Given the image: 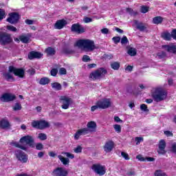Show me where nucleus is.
<instances>
[{
    "label": "nucleus",
    "instance_id": "nucleus-54",
    "mask_svg": "<svg viewBox=\"0 0 176 176\" xmlns=\"http://www.w3.org/2000/svg\"><path fill=\"white\" fill-rule=\"evenodd\" d=\"M52 76H57V74H58V70L56 68H54L50 72Z\"/></svg>",
    "mask_w": 176,
    "mask_h": 176
},
{
    "label": "nucleus",
    "instance_id": "nucleus-45",
    "mask_svg": "<svg viewBox=\"0 0 176 176\" xmlns=\"http://www.w3.org/2000/svg\"><path fill=\"white\" fill-rule=\"evenodd\" d=\"M141 13H148L149 12V7L142 6L140 8Z\"/></svg>",
    "mask_w": 176,
    "mask_h": 176
},
{
    "label": "nucleus",
    "instance_id": "nucleus-13",
    "mask_svg": "<svg viewBox=\"0 0 176 176\" xmlns=\"http://www.w3.org/2000/svg\"><path fill=\"white\" fill-rule=\"evenodd\" d=\"M1 101L2 102H10L12 101H14L16 100V95L9 94V93H5L0 97Z\"/></svg>",
    "mask_w": 176,
    "mask_h": 176
},
{
    "label": "nucleus",
    "instance_id": "nucleus-25",
    "mask_svg": "<svg viewBox=\"0 0 176 176\" xmlns=\"http://www.w3.org/2000/svg\"><path fill=\"white\" fill-rule=\"evenodd\" d=\"M58 158L63 166H69V158L64 157L63 155H58Z\"/></svg>",
    "mask_w": 176,
    "mask_h": 176
},
{
    "label": "nucleus",
    "instance_id": "nucleus-9",
    "mask_svg": "<svg viewBox=\"0 0 176 176\" xmlns=\"http://www.w3.org/2000/svg\"><path fill=\"white\" fill-rule=\"evenodd\" d=\"M14 155L21 163H27L28 162V155L21 150H16L14 151Z\"/></svg>",
    "mask_w": 176,
    "mask_h": 176
},
{
    "label": "nucleus",
    "instance_id": "nucleus-55",
    "mask_svg": "<svg viewBox=\"0 0 176 176\" xmlns=\"http://www.w3.org/2000/svg\"><path fill=\"white\" fill-rule=\"evenodd\" d=\"M36 149L37 151H42V149H43V144H42V143H37L36 144Z\"/></svg>",
    "mask_w": 176,
    "mask_h": 176
},
{
    "label": "nucleus",
    "instance_id": "nucleus-14",
    "mask_svg": "<svg viewBox=\"0 0 176 176\" xmlns=\"http://www.w3.org/2000/svg\"><path fill=\"white\" fill-rule=\"evenodd\" d=\"M98 104H99V109H107L111 107V100L108 98H103L100 100H98Z\"/></svg>",
    "mask_w": 176,
    "mask_h": 176
},
{
    "label": "nucleus",
    "instance_id": "nucleus-42",
    "mask_svg": "<svg viewBox=\"0 0 176 176\" xmlns=\"http://www.w3.org/2000/svg\"><path fill=\"white\" fill-rule=\"evenodd\" d=\"M6 29L8 31H11V32H17V28L13 25H7Z\"/></svg>",
    "mask_w": 176,
    "mask_h": 176
},
{
    "label": "nucleus",
    "instance_id": "nucleus-64",
    "mask_svg": "<svg viewBox=\"0 0 176 176\" xmlns=\"http://www.w3.org/2000/svg\"><path fill=\"white\" fill-rule=\"evenodd\" d=\"M171 151L173 153H175L176 155V143L173 144Z\"/></svg>",
    "mask_w": 176,
    "mask_h": 176
},
{
    "label": "nucleus",
    "instance_id": "nucleus-2",
    "mask_svg": "<svg viewBox=\"0 0 176 176\" xmlns=\"http://www.w3.org/2000/svg\"><path fill=\"white\" fill-rule=\"evenodd\" d=\"M107 74H108L107 69L104 67H99L89 74V79L94 82H96V80H101V79L105 78Z\"/></svg>",
    "mask_w": 176,
    "mask_h": 176
},
{
    "label": "nucleus",
    "instance_id": "nucleus-4",
    "mask_svg": "<svg viewBox=\"0 0 176 176\" xmlns=\"http://www.w3.org/2000/svg\"><path fill=\"white\" fill-rule=\"evenodd\" d=\"M154 101L156 102H160V101H163L167 98V91L162 89L157 88L151 94Z\"/></svg>",
    "mask_w": 176,
    "mask_h": 176
},
{
    "label": "nucleus",
    "instance_id": "nucleus-37",
    "mask_svg": "<svg viewBox=\"0 0 176 176\" xmlns=\"http://www.w3.org/2000/svg\"><path fill=\"white\" fill-rule=\"evenodd\" d=\"M126 10V12L130 14V16H137V14H138V12L137 11H134L133 8H127Z\"/></svg>",
    "mask_w": 176,
    "mask_h": 176
},
{
    "label": "nucleus",
    "instance_id": "nucleus-49",
    "mask_svg": "<svg viewBox=\"0 0 176 176\" xmlns=\"http://www.w3.org/2000/svg\"><path fill=\"white\" fill-rule=\"evenodd\" d=\"M82 61H83V63H89V61H91V59H90V56H89V55H84L82 56Z\"/></svg>",
    "mask_w": 176,
    "mask_h": 176
},
{
    "label": "nucleus",
    "instance_id": "nucleus-52",
    "mask_svg": "<svg viewBox=\"0 0 176 176\" xmlns=\"http://www.w3.org/2000/svg\"><path fill=\"white\" fill-rule=\"evenodd\" d=\"M121 156L124 157L125 160H130V157L129 156V154L127 153H125L124 151L121 152Z\"/></svg>",
    "mask_w": 176,
    "mask_h": 176
},
{
    "label": "nucleus",
    "instance_id": "nucleus-41",
    "mask_svg": "<svg viewBox=\"0 0 176 176\" xmlns=\"http://www.w3.org/2000/svg\"><path fill=\"white\" fill-rule=\"evenodd\" d=\"M21 104L16 102L15 103L14 106L13 107V111H21L22 109Z\"/></svg>",
    "mask_w": 176,
    "mask_h": 176
},
{
    "label": "nucleus",
    "instance_id": "nucleus-11",
    "mask_svg": "<svg viewBox=\"0 0 176 176\" xmlns=\"http://www.w3.org/2000/svg\"><path fill=\"white\" fill-rule=\"evenodd\" d=\"M72 32H76V34H83L86 32V28L83 27V25H80V23H74L71 27Z\"/></svg>",
    "mask_w": 176,
    "mask_h": 176
},
{
    "label": "nucleus",
    "instance_id": "nucleus-46",
    "mask_svg": "<svg viewBox=\"0 0 176 176\" xmlns=\"http://www.w3.org/2000/svg\"><path fill=\"white\" fill-rule=\"evenodd\" d=\"M135 141L136 142V145H140V144H141V142H144V138L136 137V138H135Z\"/></svg>",
    "mask_w": 176,
    "mask_h": 176
},
{
    "label": "nucleus",
    "instance_id": "nucleus-7",
    "mask_svg": "<svg viewBox=\"0 0 176 176\" xmlns=\"http://www.w3.org/2000/svg\"><path fill=\"white\" fill-rule=\"evenodd\" d=\"M9 72H12L15 76H19V78H24L25 75V71L23 68H16L13 65L8 67Z\"/></svg>",
    "mask_w": 176,
    "mask_h": 176
},
{
    "label": "nucleus",
    "instance_id": "nucleus-57",
    "mask_svg": "<svg viewBox=\"0 0 176 176\" xmlns=\"http://www.w3.org/2000/svg\"><path fill=\"white\" fill-rule=\"evenodd\" d=\"M59 74L60 75H67V69L64 67H61L59 69Z\"/></svg>",
    "mask_w": 176,
    "mask_h": 176
},
{
    "label": "nucleus",
    "instance_id": "nucleus-38",
    "mask_svg": "<svg viewBox=\"0 0 176 176\" xmlns=\"http://www.w3.org/2000/svg\"><path fill=\"white\" fill-rule=\"evenodd\" d=\"M155 176H167V174L166 173H163L162 170H157L154 173Z\"/></svg>",
    "mask_w": 176,
    "mask_h": 176
},
{
    "label": "nucleus",
    "instance_id": "nucleus-29",
    "mask_svg": "<svg viewBox=\"0 0 176 176\" xmlns=\"http://www.w3.org/2000/svg\"><path fill=\"white\" fill-rule=\"evenodd\" d=\"M163 23V17L161 16H155L153 18V23L156 24V25H159V24H162Z\"/></svg>",
    "mask_w": 176,
    "mask_h": 176
},
{
    "label": "nucleus",
    "instance_id": "nucleus-16",
    "mask_svg": "<svg viewBox=\"0 0 176 176\" xmlns=\"http://www.w3.org/2000/svg\"><path fill=\"white\" fill-rule=\"evenodd\" d=\"M166 141H164V140H161L158 144V155H166V153H167V151H166Z\"/></svg>",
    "mask_w": 176,
    "mask_h": 176
},
{
    "label": "nucleus",
    "instance_id": "nucleus-30",
    "mask_svg": "<svg viewBox=\"0 0 176 176\" xmlns=\"http://www.w3.org/2000/svg\"><path fill=\"white\" fill-rule=\"evenodd\" d=\"M45 52L48 56H54L56 54V49L52 47L46 48Z\"/></svg>",
    "mask_w": 176,
    "mask_h": 176
},
{
    "label": "nucleus",
    "instance_id": "nucleus-15",
    "mask_svg": "<svg viewBox=\"0 0 176 176\" xmlns=\"http://www.w3.org/2000/svg\"><path fill=\"white\" fill-rule=\"evenodd\" d=\"M115 148V142L110 140L105 142L104 145L103 146V149L106 152V153H110L113 151Z\"/></svg>",
    "mask_w": 176,
    "mask_h": 176
},
{
    "label": "nucleus",
    "instance_id": "nucleus-27",
    "mask_svg": "<svg viewBox=\"0 0 176 176\" xmlns=\"http://www.w3.org/2000/svg\"><path fill=\"white\" fill-rule=\"evenodd\" d=\"M164 47H166L167 52L169 53H173L175 54L176 53V46L175 45H164Z\"/></svg>",
    "mask_w": 176,
    "mask_h": 176
},
{
    "label": "nucleus",
    "instance_id": "nucleus-43",
    "mask_svg": "<svg viewBox=\"0 0 176 176\" xmlns=\"http://www.w3.org/2000/svg\"><path fill=\"white\" fill-rule=\"evenodd\" d=\"M6 15V12L4 11L3 9L0 8V21H2L5 19Z\"/></svg>",
    "mask_w": 176,
    "mask_h": 176
},
{
    "label": "nucleus",
    "instance_id": "nucleus-33",
    "mask_svg": "<svg viewBox=\"0 0 176 176\" xmlns=\"http://www.w3.org/2000/svg\"><path fill=\"white\" fill-rule=\"evenodd\" d=\"M19 40L22 43H30V37L25 36V35H21L19 36Z\"/></svg>",
    "mask_w": 176,
    "mask_h": 176
},
{
    "label": "nucleus",
    "instance_id": "nucleus-47",
    "mask_svg": "<svg viewBox=\"0 0 176 176\" xmlns=\"http://www.w3.org/2000/svg\"><path fill=\"white\" fill-rule=\"evenodd\" d=\"M140 109L144 112H149V109H148V106L145 104H142L140 105Z\"/></svg>",
    "mask_w": 176,
    "mask_h": 176
},
{
    "label": "nucleus",
    "instance_id": "nucleus-17",
    "mask_svg": "<svg viewBox=\"0 0 176 176\" xmlns=\"http://www.w3.org/2000/svg\"><path fill=\"white\" fill-rule=\"evenodd\" d=\"M92 170L98 174V175H104L106 173L105 168L100 164H94L92 166Z\"/></svg>",
    "mask_w": 176,
    "mask_h": 176
},
{
    "label": "nucleus",
    "instance_id": "nucleus-1",
    "mask_svg": "<svg viewBox=\"0 0 176 176\" xmlns=\"http://www.w3.org/2000/svg\"><path fill=\"white\" fill-rule=\"evenodd\" d=\"M13 43V38H12V34L7 33L6 32H0V45L3 47V49H7V50H10L13 47L12 46Z\"/></svg>",
    "mask_w": 176,
    "mask_h": 176
},
{
    "label": "nucleus",
    "instance_id": "nucleus-34",
    "mask_svg": "<svg viewBox=\"0 0 176 176\" xmlns=\"http://www.w3.org/2000/svg\"><path fill=\"white\" fill-rule=\"evenodd\" d=\"M111 68L114 69V71H118L120 68V63L119 62H113L111 63Z\"/></svg>",
    "mask_w": 176,
    "mask_h": 176
},
{
    "label": "nucleus",
    "instance_id": "nucleus-62",
    "mask_svg": "<svg viewBox=\"0 0 176 176\" xmlns=\"http://www.w3.org/2000/svg\"><path fill=\"white\" fill-rule=\"evenodd\" d=\"M25 24H28V25H32V24H34V21L31 20V19H26L25 21Z\"/></svg>",
    "mask_w": 176,
    "mask_h": 176
},
{
    "label": "nucleus",
    "instance_id": "nucleus-63",
    "mask_svg": "<svg viewBox=\"0 0 176 176\" xmlns=\"http://www.w3.org/2000/svg\"><path fill=\"white\" fill-rule=\"evenodd\" d=\"M133 68H134L133 66L128 65V66H126V67L125 68V71H128V72H131L133 71Z\"/></svg>",
    "mask_w": 176,
    "mask_h": 176
},
{
    "label": "nucleus",
    "instance_id": "nucleus-40",
    "mask_svg": "<svg viewBox=\"0 0 176 176\" xmlns=\"http://www.w3.org/2000/svg\"><path fill=\"white\" fill-rule=\"evenodd\" d=\"M38 138L41 140V141H45L47 140V135L45 133H38Z\"/></svg>",
    "mask_w": 176,
    "mask_h": 176
},
{
    "label": "nucleus",
    "instance_id": "nucleus-48",
    "mask_svg": "<svg viewBox=\"0 0 176 176\" xmlns=\"http://www.w3.org/2000/svg\"><path fill=\"white\" fill-rule=\"evenodd\" d=\"M62 155H65L69 159H74L75 157V155L68 152H63L62 153Z\"/></svg>",
    "mask_w": 176,
    "mask_h": 176
},
{
    "label": "nucleus",
    "instance_id": "nucleus-31",
    "mask_svg": "<svg viewBox=\"0 0 176 176\" xmlns=\"http://www.w3.org/2000/svg\"><path fill=\"white\" fill-rule=\"evenodd\" d=\"M127 54L131 57L137 56V50H135V48L134 47H129Z\"/></svg>",
    "mask_w": 176,
    "mask_h": 176
},
{
    "label": "nucleus",
    "instance_id": "nucleus-56",
    "mask_svg": "<svg viewBox=\"0 0 176 176\" xmlns=\"http://www.w3.org/2000/svg\"><path fill=\"white\" fill-rule=\"evenodd\" d=\"M28 74H29V75H35V74H36V70L34 68H30L28 70Z\"/></svg>",
    "mask_w": 176,
    "mask_h": 176
},
{
    "label": "nucleus",
    "instance_id": "nucleus-53",
    "mask_svg": "<svg viewBox=\"0 0 176 176\" xmlns=\"http://www.w3.org/2000/svg\"><path fill=\"white\" fill-rule=\"evenodd\" d=\"M113 42H114L115 45H118L120 42V36H114L112 38Z\"/></svg>",
    "mask_w": 176,
    "mask_h": 176
},
{
    "label": "nucleus",
    "instance_id": "nucleus-39",
    "mask_svg": "<svg viewBox=\"0 0 176 176\" xmlns=\"http://www.w3.org/2000/svg\"><path fill=\"white\" fill-rule=\"evenodd\" d=\"M113 129L116 133H122V126H120V124H114Z\"/></svg>",
    "mask_w": 176,
    "mask_h": 176
},
{
    "label": "nucleus",
    "instance_id": "nucleus-22",
    "mask_svg": "<svg viewBox=\"0 0 176 176\" xmlns=\"http://www.w3.org/2000/svg\"><path fill=\"white\" fill-rule=\"evenodd\" d=\"M136 159H138V160H139L140 162H155V158L152 157H144L141 155H137Z\"/></svg>",
    "mask_w": 176,
    "mask_h": 176
},
{
    "label": "nucleus",
    "instance_id": "nucleus-35",
    "mask_svg": "<svg viewBox=\"0 0 176 176\" xmlns=\"http://www.w3.org/2000/svg\"><path fill=\"white\" fill-rule=\"evenodd\" d=\"M12 146H15V148H19V149H22V151H27V147L22 146L17 142H12Z\"/></svg>",
    "mask_w": 176,
    "mask_h": 176
},
{
    "label": "nucleus",
    "instance_id": "nucleus-23",
    "mask_svg": "<svg viewBox=\"0 0 176 176\" xmlns=\"http://www.w3.org/2000/svg\"><path fill=\"white\" fill-rule=\"evenodd\" d=\"M134 23L136 25V28L137 30H139V31H140L141 32L145 31V30H146V26H145V24H144V23L140 22L138 23V21L135 20L134 21Z\"/></svg>",
    "mask_w": 176,
    "mask_h": 176
},
{
    "label": "nucleus",
    "instance_id": "nucleus-28",
    "mask_svg": "<svg viewBox=\"0 0 176 176\" xmlns=\"http://www.w3.org/2000/svg\"><path fill=\"white\" fill-rule=\"evenodd\" d=\"M38 83L39 85H41V86H45V85H49V83H50V78L47 77H43L40 79Z\"/></svg>",
    "mask_w": 176,
    "mask_h": 176
},
{
    "label": "nucleus",
    "instance_id": "nucleus-32",
    "mask_svg": "<svg viewBox=\"0 0 176 176\" xmlns=\"http://www.w3.org/2000/svg\"><path fill=\"white\" fill-rule=\"evenodd\" d=\"M51 86L54 90L60 91L62 89L61 84L59 82H52Z\"/></svg>",
    "mask_w": 176,
    "mask_h": 176
},
{
    "label": "nucleus",
    "instance_id": "nucleus-24",
    "mask_svg": "<svg viewBox=\"0 0 176 176\" xmlns=\"http://www.w3.org/2000/svg\"><path fill=\"white\" fill-rule=\"evenodd\" d=\"M13 74V72H4L3 73V78L7 80V82H10V80H14V77H13V75L10 74Z\"/></svg>",
    "mask_w": 176,
    "mask_h": 176
},
{
    "label": "nucleus",
    "instance_id": "nucleus-5",
    "mask_svg": "<svg viewBox=\"0 0 176 176\" xmlns=\"http://www.w3.org/2000/svg\"><path fill=\"white\" fill-rule=\"evenodd\" d=\"M31 126L33 129H36L37 130H45V129L50 127V124L45 120H33Z\"/></svg>",
    "mask_w": 176,
    "mask_h": 176
},
{
    "label": "nucleus",
    "instance_id": "nucleus-36",
    "mask_svg": "<svg viewBox=\"0 0 176 176\" xmlns=\"http://www.w3.org/2000/svg\"><path fill=\"white\" fill-rule=\"evenodd\" d=\"M62 53H63V54H74L75 51L70 48H64L62 51Z\"/></svg>",
    "mask_w": 176,
    "mask_h": 176
},
{
    "label": "nucleus",
    "instance_id": "nucleus-20",
    "mask_svg": "<svg viewBox=\"0 0 176 176\" xmlns=\"http://www.w3.org/2000/svg\"><path fill=\"white\" fill-rule=\"evenodd\" d=\"M67 25V21L65 19H60L56 21V22L54 24V28L56 30H63L64 27Z\"/></svg>",
    "mask_w": 176,
    "mask_h": 176
},
{
    "label": "nucleus",
    "instance_id": "nucleus-21",
    "mask_svg": "<svg viewBox=\"0 0 176 176\" xmlns=\"http://www.w3.org/2000/svg\"><path fill=\"white\" fill-rule=\"evenodd\" d=\"M87 129L90 133H96L97 130V123L94 121H90L87 124Z\"/></svg>",
    "mask_w": 176,
    "mask_h": 176
},
{
    "label": "nucleus",
    "instance_id": "nucleus-19",
    "mask_svg": "<svg viewBox=\"0 0 176 176\" xmlns=\"http://www.w3.org/2000/svg\"><path fill=\"white\" fill-rule=\"evenodd\" d=\"M42 56H43V54L39 52L32 51L29 52L28 58H29V60H34V58H41Z\"/></svg>",
    "mask_w": 176,
    "mask_h": 176
},
{
    "label": "nucleus",
    "instance_id": "nucleus-6",
    "mask_svg": "<svg viewBox=\"0 0 176 176\" xmlns=\"http://www.w3.org/2000/svg\"><path fill=\"white\" fill-rule=\"evenodd\" d=\"M60 104H61L62 109H68L69 108V105L74 102L72 98H68L65 96H62L59 98Z\"/></svg>",
    "mask_w": 176,
    "mask_h": 176
},
{
    "label": "nucleus",
    "instance_id": "nucleus-3",
    "mask_svg": "<svg viewBox=\"0 0 176 176\" xmlns=\"http://www.w3.org/2000/svg\"><path fill=\"white\" fill-rule=\"evenodd\" d=\"M76 46H78V47H83L88 52H93V50H95L96 49V44H94V41L90 39L78 40L76 43Z\"/></svg>",
    "mask_w": 176,
    "mask_h": 176
},
{
    "label": "nucleus",
    "instance_id": "nucleus-59",
    "mask_svg": "<svg viewBox=\"0 0 176 176\" xmlns=\"http://www.w3.org/2000/svg\"><path fill=\"white\" fill-rule=\"evenodd\" d=\"M114 121L116 122V123H123V120H122L120 119V118H119V116H115L114 117Z\"/></svg>",
    "mask_w": 176,
    "mask_h": 176
},
{
    "label": "nucleus",
    "instance_id": "nucleus-51",
    "mask_svg": "<svg viewBox=\"0 0 176 176\" xmlns=\"http://www.w3.org/2000/svg\"><path fill=\"white\" fill-rule=\"evenodd\" d=\"M121 43L122 45H126V43H129V39L127 38V36H122V38H121Z\"/></svg>",
    "mask_w": 176,
    "mask_h": 176
},
{
    "label": "nucleus",
    "instance_id": "nucleus-44",
    "mask_svg": "<svg viewBox=\"0 0 176 176\" xmlns=\"http://www.w3.org/2000/svg\"><path fill=\"white\" fill-rule=\"evenodd\" d=\"M157 56L158 57V58H165V57L167 56V54H166V52H164V51L161 52H158L157 54Z\"/></svg>",
    "mask_w": 176,
    "mask_h": 176
},
{
    "label": "nucleus",
    "instance_id": "nucleus-60",
    "mask_svg": "<svg viewBox=\"0 0 176 176\" xmlns=\"http://www.w3.org/2000/svg\"><path fill=\"white\" fill-rule=\"evenodd\" d=\"M164 134L166 137H173V132L170 131H165Z\"/></svg>",
    "mask_w": 176,
    "mask_h": 176
},
{
    "label": "nucleus",
    "instance_id": "nucleus-61",
    "mask_svg": "<svg viewBox=\"0 0 176 176\" xmlns=\"http://www.w3.org/2000/svg\"><path fill=\"white\" fill-rule=\"evenodd\" d=\"M84 21L85 23H91V21H93V19L90 18V17H87L86 16L85 18H84Z\"/></svg>",
    "mask_w": 176,
    "mask_h": 176
},
{
    "label": "nucleus",
    "instance_id": "nucleus-10",
    "mask_svg": "<svg viewBox=\"0 0 176 176\" xmlns=\"http://www.w3.org/2000/svg\"><path fill=\"white\" fill-rule=\"evenodd\" d=\"M20 20V14L18 12H11L9 14V17L7 18L6 21L10 24H17Z\"/></svg>",
    "mask_w": 176,
    "mask_h": 176
},
{
    "label": "nucleus",
    "instance_id": "nucleus-58",
    "mask_svg": "<svg viewBox=\"0 0 176 176\" xmlns=\"http://www.w3.org/2000/svg\"><path fill=\"white\" fill-rule=\"evenodd\" d=\"M82 149V146H78L76 148H74V152L75 153H81Z\"/></svg>",
    "mask_w": 176,
    "mask_h": 176
},
{
    "label": "nucleus",
    "instance_id": "nucleus-50",
    "mask_svg": "<svg viewBox=\"0 0 176 176\" xmlns=\"http://www.w3.org/2000/svg\"><path fill=\"white\" fill-rule=\"evenodd\" d=\"M97 109H100V105L98 104V102H96V105H94L91 107V112H94V111H97Z\"/></svg>",
    "mask_w": 176,
    "mask_h": 176
},
{
    "label": "nucleus",
    "instance_id": "nucleus-26",
    "mask_svg": "<svg viewBox=\"0 0 176 176\" xmlns=\"http://www.w3.org/2000/svg\"><path fill=\"white\" fill-rule=\"evenodd\" d=\"M10 126V124L9 123V121L8 120L3 119L0 121V128L5 129H8Z\"/></svg>",
    "mask_w": 176,
    "mask_h": 176
},
{
    "label": "nucleus",
    "instance_id": "nucleus-8",
    "mask_svg": "<svg viewBox=\"0 0 176 176\" xmlns=\"http://www.w3.org/2000/svg\"><path fill=\"white\" fill-rule=\"evenodd\" d=\"M19 142L21 144H24V142H25L26 145H28L30 148H35V140H34V138L30 135L21 138Z\"/></svg>",
    "mask_w": 176,
    "mask_h": 176
},
{
    "label": "nucleus",
    "instance_id": "nucleus-12",
    "mask_svg": "<svg viewBox=\"0 0 176 176\" xmlns=\"http://www.w3.org/2000/svg\"><path fill=\"white\" fill-rule=\"evenodd\" d=\"M51 174L52 176H68V170L63 167H56Z\"/></svg>",
    "mask_w": 176,
    "mask_h": 176
},
{
    "label": "nucleus",
    "instance_id": "nucleus-18",
    "mask_svg": "<svg viewBox=\"0 0 176 176\" xmlns=\"http://www.w3.org/2000/svg\"><path fill=\"white\" fill-rule=\"evenodd\" d=\"M89 131H89L87 128H82L81 129H78L74 134V140H76V141H78L80 135H86L87 134H89Z\"/></svg>",
    "mask_w": 176,
    "mask_h": 176
}]
</instances>
